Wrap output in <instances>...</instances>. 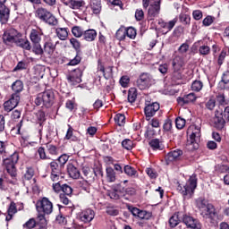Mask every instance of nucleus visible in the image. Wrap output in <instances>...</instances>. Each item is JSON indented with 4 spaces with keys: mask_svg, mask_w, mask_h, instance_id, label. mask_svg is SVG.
Masks as SVG:
<instances>
[{
    "mask_svg": "<svg viewBox=\"0 0 229 229\" xmlns=\"http://www.w3.org/2000/svg\"><path fill=\"white\" fill-rule=\"evenodd\" d=\"M125 37L129 38H135L137 37V30L133 27L125 28Z\"/></svg>",
    "mask_w": 229,
    "mask_h": 229,
    "instance_id": "43",
    "label": "nucleus"
},
{
    "mask_svg": "<svg viewBox=\"0 0 229 229\" xmlns=\"http://www.w3.org/2000/svg\"><path fill=\"white\" fill-rule=\"evenodd\" d=\"M157 131H155V129L153 127H148L145 132L146 139H151Z\"/></svg>",
    "mask_w": 229,
    "mask_h": 229,
    "instance_id": "62",
    "label": "nucleus"
},
{
    "mask_svg": "<svg viewBox=\"0 0 229 229\" xmlns=\"http://www.w3.org/2000/svg\"><path fill=\"white\" fill-rule=\"evenodd\" d=\"M12 89L13 90V94H19L20 92H22V89H24V84L21 81H16L13 83Z\"/></svg>",
    "mask_w": 229,
    "mask_h": 229,
    "instance_id": "35",
    "label": "nucleus"
},
{
    "mask_svg": "<svg viewBox=\"0 0 229 229\" xmlns=\"http://www.w3.org/2000/svg\"><path fill=\"white\" fill-rule=\"evenodd\" d=\"M196 187H198V179L195 175L190 177L185 185L182 186L179 184L177 187V191L187 199L192 198L194 194V191H196Z\"/></svg>",
    "mask_w": 229,
    "mask_h": 229,
    "instance_id": "4",
    "label": "nucleus"
},
{
    "mask_svg": "<svg viewBox=\"0 0 229 229\" xmlns=\"http://www.w3.org/2000/svg\"><path fill=\"white\" fill-rule=\"evenodd\" d=\"M10 219L13 217L14 214H17V206L15 205V202H11L8 210H7Z\"/></svg>",
    "mask_w": 229,
    "mask_h": 229,
    "instance_id": "49",
    "label": "nucleus"
},
{
    "mask_svg": "<svg viewBox=\"0 0 229 229\" xmlns=\"http://www.w3.org/2000/svg\"><path fill=\"white\" fill-rule=\"evenodd\" d=\"M10 19V9L6 5L0 6V22L6 24Z\"/></svg>",
    "mask_w": 229,
    "mask_h": 229,
    "instance_id": "22",
    "label": "nucleus"
},
{
    "mask_svg": "<svg viewBox=\"0 0 229 229\" xmlns=\"http://www.w3.org/2000/svg\"><path fill=\"white\" fill-rule=\"evenodd\" d=\"M123 173L129 176V178H139V172L131 165H124Z\"/></svg>",
    "mask_w": 229,
    "mask_h": 229,
    "instance_id": "27",
    "label": "nucleus"
},
{
    "mask_svg": "<svg viewBox=\"0 0 229 229\" xmlns=\"http://www.w3.org/2000/svg\"><path fill=\"white\" fill-rule=\"evenodd\" d=\"M196 205L199 208V209L200 210V213L204 211L205 208H207L208 207V202L203 199V198H199L196 200Z\"/></svg>",
    "mask_w": 229,
    "mask_h": 229,
    "instance_id": "33",
    "label": "nucleus"
},
{
    "mask_svg": "<svg viewBox=\"0 0 229 229\" xmlns=\"http://www.w3.org/2000/svg\"><path fill=\"white\" fill-rule=\"evenodd\" d=\"M44 31L42 29H32L30 34V39L32 44H38L42 41Z\"/></svg>",
    "mask_w": 229,
    "mask_h": 229,
    "instance_id": "18",
    "label": "nucleus"
},
{
    "mask_svg": "<svg viewBox=\"0 0 229 229\" xmlns=\"http://www.w3.org/2000/svg\"><path fill=\"white\" fill-rule=\"evenodd\" d=\"M94 217H96V212L90 208H88L80 214V220L85 224L91 223L94 220Z\"/></svg>",
    "mask_w": 229,
    "mask_h": 229,
    "instance_id": "17",
    "label": "nucleus"
},
{
    "mask_svg": "<svg viewBox=\"0 0 229 229\" xmlns=\"http://www.w3.org/2000/svg\"><path fill=\"white\" fill-rule=\"evenodd\" d=\"M153 83H155V80H153V76L148 72L141 73L136 81V86L140 90L149 89Z\"/></svg>",
    "mask_w": 229,
    "mask_h": 229,
    "instance_id": "7",
    "label": "nucleus"
},
{
    "mask_svg": "<svg viewBox=\"0 0 229 229\" xmlns=\"http://www.w3.org/2000/svg\"><path fill=\"white\" fill-rule=\"evenodd\" d=\"M38 220L39 222H37L36 226H38V229H47V224L46 223V216H44V215H38Z\"/></svg>",
    "mask_w": 229,
    "mask_h": 229,
    "instance_id": "40",
    "label": "nucleus"
},
{
    "mask_svg": "<svg viewBox=\"0 0 229 229\" xmlns=\"http://www.w3.org/2000/svg\"><path fill=\"white\" fill-rule=\"evenodd\" d=\"M182 222L185 224L187 228L201 229V222H199L197 218H194V216L184 215L182 216Z\"/></svg>",
    "mask_w": 229,
    "mask_h": 229,
    "instance_id": "13",
    "label": "nucleus"
},
{
    "mask_svg": "<svg viewBox=\"0 0 229 229\" xmlns=\"http://www.w3.org/2000/svg\"><path fill=\"white\" fill-rule=\"evenodd\" d=\"M35 226H37V222L33 218H30L29 221H27L23 225V228H28V229L35 228Z\"/></svg>",
    "mask_w": 229,
    "mask_h": 229,
    "instance_id": "56",
    "label": "nucleus"
},
{
    "mask_svg": "<svg viewBox=\"0 0 229 229\" xmlns=\"http://www.w3.org/2000/svg\"><path fill=\"white\" fill-rule=\"evenodd\" d=\"M55 34L59 40H67L69 37V29L58 27L55 29Z\"/></svg>",
    "mask_w": 229,
    "mask_h": 229,
    "instance_id": "26",
    "label": "nucleus"
},
{
    "mask_svg": "<svg viewBox=\"0 0 229 229\" xmlns=\"http://www.w3.org/2000/svg\"><path fill=\"white\" fill-rule=\"evenodd\" d=\"M32 53L38 56L44 55V48H42L40 43H32Z\"/></svg>",
    "mask_w": 229,
    "mask_h": 229,
    "instance_id": "34",
    "label": "nucleus"
},
{
    "mask_svg": "<svg viewBox=\"0 0 229 229\" xmlns=\"http://www.w3.org/2000/svg\"><path fill=\"white\" fill-rule=\"evenodd\" d=\"M196 94L194 93H189L188 95H185L183 98H178L177 103L178 105H181V106H183V105H189V103H194L196 101Z\"/></svg>",
    "mask_w": 229,
    "mask_h": 229,
    "instance_id": "20",
    "label": "nucleus"
},
{
    "mask_svg": "<svg viewBox=\"0 0 229 229\" xmlns=\"http://www.w3.org/2000/svg\"><path fill=\"white\" fill-rule=\"evenodd\" d=\"M159 110L160 104H158V102L145 104L144 114L146 121H151V117H153Z\"/></svg>",
    "mask_w": 229,
    "mask_h": 229,
    "instance_id": "9",
    "label": "nucleus"
},
{
    "mask_svg": "<svg viewBox=\"0 0 229 229\" xmlns=\"http://www.w3.org/2000/svg\"><path fill=\"white\" fill-rule=\"evenodd\" d=\"M90 8L96 15L101 13V0H91Z\"/></svg>",
    "mask_w": 229,
    "mask_h": 229,
    "instance_id": "30",
    "label": "nucleus"
},
{
    "mask_svg": "<svg viewBox=\"0 0 229 229\" xmlns=\"http://www.w3.org/2000/svg\"><path fill=\"white\" fill-rule=\"evenodd\" d=\"M3 42L5 46L15 44V46L21 47V49H25V51H31V43L30 40L22 38V33L13 28L4 30L3 34Z\"/></svg>",
    "mask_w": 229,
    "mask_h": 229,
    "instance_id": "1",
    "label": "nucleus"
},
{
    "mask_svg": "<svg viewBox=\"0 0 229 229\" xmlns=\"http://www.w3.org/2000/svg\"><path fill=\"white\" fill-rule=\"evenodd\" d=\"M148 144L154 151H162V149H164V145L162 144V141L158 139L151 140Z\"/></svg>",
    "mask_w": 229,
    "mask_h": 229,
    "instance_id": "29",
    "label": "nucleus"
},
{
    "mask_svg": "<svg viewBox=\"0 0 229 229\" xmlns=\"http://www.w3.org/2000/svg\"><path fill=\"white\" fill-rule=\"evenodd\" d=\"M62 191L64 193H61V194H65L66 196H71L72 194V188L67 184H63Z\"/></svg>",
    "mask_w": 229,
    "mask_h": 229,
    "instance_id": "60",
    "label": "nucleus"
},
{
    "mask_svg": "<svg viewBox=\"0 0 229 229\" xmlns=\"http://www.w3.org/2000/svg\"><path fill=\"white\" fill-rule=\"evenodd\" d=\"M96 37H98V31L93 29L87 30L83 33V38L87 42H94V40H96Z\"/></svg>",
    "mask_w": 229,
    "mask_h": 229,
    "instance_id": "25",
    "label": "nucleus"
},
{
    "mask_svg": "<svg viewBox=\"0 0 229 229\" xmlns=\"http://www.w3.org/2000/svg\"><path fill=\"white\" fill-rule=\"evenodd\" d=\"M128 210L131 211L134 217H139V219H142L144 221L151 219L152 214L149 211L140 210V208L131 206H129Z\"/></svg>",
    "mask_w": 229,
    "mask_h": 229,
    "instance_id": "11",
    "label": "nucleus"
},
{
    "mask_svg": "<svg viewBox=\"0 0 229 229\" xmlns=\"http://www.w3.org/2000/svg\"><path fill=\"white\" fill-rule=\"evenodd\" d=\"M146 173L152 180H155L158 176V174L153 168H147Z\"/></svg>",
    "mask_w": 229,
    "mask_h": 229,
    "instance_id": "61",
    "label": "nucleus"
},
{
    "mask_svg": "<svg viewBox=\"0 0 229 229\" xmlns=\"http://www.w3.org/2000/svg\"><path fill=\"white\" fill-rule=\"evenodd\" d=\"M199 55H210V47L208 46H200L199 48Z\"/></svg>",
    "mask_w": 229,
    "mask_h": 229,
    "instance_id": "55",
    "label": "nucleus"
},
{
    "mask_svg": "<svg viewBox=\"0 0 229 229\" xmlns=\"http://www.w3.org/2000/svg\"><path fill=\"white\" fill-rule=\"evenodd\" d=\"M127 99L129 103H135L137 100V89L135 88H130Z\"/></svg>",
    "mask_w": 229,
    "mask_h": 229,
    "instance_id": "36",
    "label": "nucleus"
},
{
    "mask_svg": "<svg viewBox=\"0 0 229 229\" xmlns=\"http://www.w3.org/2000/svg\"><path fill=\"white\" fill-rule=\"evenodd\" d=\"M83 76V71L80 68H77L73 71V72L67 77L69 83L72 85H78V83H81V77Z\"/></svg>",
    "mask_w": 229,
    "mask_h": 229,
    "instance_id": "16",
    "label": "nucleus"
},
{
    "mask_svg": "<svg viewBox=\"0 0 229 229\" xmlns=\"http://www.w3.org/2000/svg\"><path fill=\"white\" fill-rule=\"evenodd\" d=\"M187 51H189V44L187 43H183L182 44L179 48H178V52L181 55H185V53H187Z\"/></svg>",
    "mask_w": 229,
    "mask_h": 229,
    "instance_id": "63",
    "label": "nucleus"
},
{
    "mask_svg": "<svg viewBox=\"0 0 229 229\" xmlns=\"http://www.w3.org/2000/svg\"><path fill=\"white\" fill-rule=\"evenodd\" d=\"M114 123H116L118 126H124L126 123V116H124L123 114H116L114 116Z\"/></svg>",
    "mask_w": 229,
    "mask_h": 229,
    "instance_id": "41",
    "label": "nucleus"
},
{
    "mask_svg": "<svg viewBox=\"0 0 229 229\" xmlns=\"http://www.w3.org/2000/svg\"><path fill=\"white\" fill-rule=\"evenodd\" d=\"M188 131H191L190 140H188V144L193 145V148L196 149V148H198L199 139H201V127L198 125H192L189 128Z\"/></svg>",
    "mask_w": 229,
    "mask_h": 229,
    "instance_id": "8",
    "label": "nucleus"
},
{
    "mask_svg": "<svg viewBox=\"0 0 229 229\" xmlns=\"http://www.w3.org/2000/svg\"><path fill=\"white\" fill-rule=\"evenodd\" d=\"M229 72H225L222 76V80L219 82L220 89H228L229 88Z\"/></svg>",
    "mask_w": 229,
    "mask_h": 229,
    "instance_id": "31",
    "label": "nucleus"
},
{
    "mask_svg": "<svg viewBox=\"0 0 229 229\" xmlns=\"http://www.w3.org/2000/svg\"><path fill=\"white\" fill-rule=\"evenodd\" d=\"M106 180L109 183H114L116 180L115 171L112 167L106 168Z\"/></svg>",
    "mask_w": 229,
    "mask_h": 229,
    "instance_id": "32",
    "label": "nucleus"
},
{
    "mask_svg": "<svg viewBox=\"0 0 229 229\" xmlns=\"http://www.w3.org/2000/svg\"><path fill=\"white\" fill-rule=\"evenodd\" d=\"M119 82L121 87H123V89H126V87L130 85V77L128 75H123L121 77Z\"/></svg>",
    "mask_w": 229,
    "mask_h": 229,
    "instance_id": "51",
    "label": "nucleus"
},
{
    "mask_svg": "<svg viewBox=\"0 0 229 229\" xmlns=\"http://www.w3.org/2000/svg\"><path fill=\"white\" fill-rule=\"evenodd\" d=\"M82 174L87 178L88 182H94L96 178V170L89 166L82 167Z\"/></svg>",
    "mask_w": 229,
    "mask_h": 229,
    "instance_id": "23",
    "label": "nucleus"
},
{
    "mask_svg": "<svg viewBox=\"0 0 229 229\" xmlns=\"http://www.w3.org/2000/svg\"><path fill=\"white\" fill-rule=\"evenodd\" d=\"M185 119L178 117L175 119V126L178 130H183L185 128Z\"/></svg>",
    "mask_w": 229,
    "mask_h": 229,
    "instance_id": "52",
    "label": "nucleus"
},
{
    "mask_svg": "<svg viewBox=\"0 0 229 229\" xmlns=\"http://www.w3.org/2000/svg\"><path fill=\"white\" fill-rule=\"evenodd\" d=\"M19 101H21V96L17 93L13 94L10 99L4 103L5 112H12L19 105Z\"/></svg>",
    "mask_w": 229,
    "mask_h": 229,
    "instance_id": "12",
    "label": "nucleus"
},
{
    "mask_svg": "<svg viewBox=\"0 0 229 229\" xmlns=\"http://www.w3.org/2000/svg\"><path fill=\"white\" fill-rule=\"evenodd\" d=\"M216 101L220 105L218 108H223V105H226V98H225V93H218L216 95Z\"/></svg>",
    "mask_w": 229,
    "mask_h": 229,
    "instance_id": "48",
    "label": "nucleus"
},
{
    "mask_svg": "<svg viewBox=\"0 0 229 229\" xmlns=\"http://www.w3.org/2000/svg\"><path fill=\"white\" fill-rule=\"evenodd\" d=\"M34 175H35V170L31 167H28L24 174L25 180H31V178H33Z\"/></svg>",
    "mask_w": 229,
    "mask_h": 229,
    "instance_id": "54",
    "label": "nucleus"
},
{
    "mask_svg": "<svg viewBox=\"0 0 229 229\" xmlns=\"http://www.w3.org/2000/svg\"><path fill=\"white\" fill-rule=\"evenodd\" d=\"M179 20L182 24L186 26H189V24H191V16L189 14L181 13L179 15Z\"/></svg>",
    "mask_w": 229,
    "mask_h": 229,
    "instance_id": "47",
    "label": "nucleus"
},
{
    "mask_svg": "<svg viewBox=\"0 0 229 229\" xmlns=\"http://www.w3.org/2000/svg\"><path fill=\"white\" fill-rule=\"evenodd\" d=\"M44 53H47V55H53L55 51V45H53L51 42H46L44 44Z\"/></svg>",
    "mask_w": 229,
    "mask_h": 229,
    "instance_id": "42",
    "label": "nucleus"
},
{
    "mask_svg": "<svg viewBox=\"0 0 229 229\" xmlns=\"http://www.w3.org/2000/svg\"><path fill=\"white\" fill-rule=\"evenodd\" d=\"M200 216H202L204 219H212L216 216V208H214V205L208 204V206L200 212Z\"/></svg>",
    "mask_w": 229,
    "mask_h": 229,
    "instance_id": "21",
    "label": "nucleus"
},
{
    "mask_svg": "<svg viewBox=\"0 0 229 229\" xmlns=\"http://www.w3.org/2000/svg\"><path fill=\"white\" fill-rule=\"evenodd\" d=\"M72 33L73 37H76V38H81L83 37V30L81 29L79 26H74L72 28Z\"/></svg>",
    "mask_w": 229,
    "mask_h": 229,
    "instance_id": "44",
    "label": "nucleus"
},
{
    "mask_svg": "<svg viewBox=\"0 0 229 229\" xmlns=\"http://www.w3.org/2000/svg\"><path fill=\"white\" fill-rule=\"evenodd\" d=\"M135 19H136V21H142V19H144V11H142V9L136 10Z\"/></svg>",
    "mask_w": 229,
    "mask_h": 229,
    "instance_id": "64",
    "label": "nucleus"
},
{
    "mask_svg": "<svg viewBox=\"0 0 229 229\" xmlns=\"http://www.w3.org/2000/svg\"><path fill=\"white\" fill-rule=\"evenodd\" d=\"M172 65L174 68V71L175 72H178V71L182 70V67L185 65V63L183 62V59L180 56H175L172 62Z\"/></svg>",
    "mask_w": 229,
    "mask_h": 229,
    "instance_id": "28",
    "label": "nucleus"
},
{
    "mask_svg": "<svg viewBox=\"0 0 229 229\" xmlns=\"http://www.w3.org/2000/svg\"><path fill=\"white\" fill-rule=\"evenodd\" d=\"M117 40H124L126 38V27L122 26L115 33Z\"/></svg>",
    "mask_w": 229,
    "mask_h": 229,
    "instance_id": "37",
    "label": "nucleus"
},
{
    "mask_svg": "<svg viewBox=\"0 0 229 229\" xmlns=\"http://www.w3.org/2000/svg\"><path fill=\"white\" fill-rule=\"evenodd\" d=\"M58 162L61 165H65L67 162H69V155L67 154H63L58 157Z\"/></svg>",
    "mask_w": 229,
    "mask_h": 229,
    "instance_id": "57",
    "label": "nucleus"
},
{
    "mask_svg": "<svg viewBox=\"0 0 229 229\" xmlns=\"http://www.w3.org/2000/svg\"><path fill=\"white\" fill-rule=\"evenodd\" d=\"M160 13V0L150 4L148 11V21H153Z\"/></svg>",
    "mask_w": 229,
    "mask_h": 229,
    "instance_id": "15",
    "label": "nucleus"
},
{
    "mask_svg": "<svg viewBox=\"0 0 229 229\" xmlns=\"http://www.w3.org/2000/svg\"><path fill=\"white\" fill-rule=\"evenodd\" d=\"M46 146H47V149L50 155H58L59 150L56 146H55L53 144H49V143H47Z\"/></svg>",
    "mask_w": 229,
    "mask_h": 229,
    "instance_id": "50",
    "label": "nucleus"
},
{
    "mask_svg": "<svg viewBox=\"0 0 229 229\" xmlns=\"http://www.w3.org/2000/svg\"><path fill=\"white\" fill-rule=\"evenodd\" d=\"M203 89V82L201 81H194L191 83V90L199 92Z\"/></svg>",
    "mask_w": 229,
    "mask_h": 229,
    "instance_id": "45",
    "label": "nucleus"
},
{
    "mask_svg": "<svg viewBox=\"0 0 229 229\" xmlns=\"http://www.w3.org/2000/svg\"><path fill=\"white\" fill-rule=\"evenodd\" d=\"M28 67V64L24 61H20L17 65L13 69V72H17V71H24Z\"/></svg>",
    "mask_w": 229,
    "mask_h": 229,
    "instance_id": "53",
    "label": "nucleus"
},
{
    "mask_svg": "<svg viewBox=\"0 0 229 229\" xmlns=\"http://www.w3.org/2000/svg\"><path fill=\"white\" fill-rule=\"evenodd\" d=\"M35 15L37 19H39L41 22H45V24H48V26H58V19L44 7L38 8Z\"/></svg>",
    "mask_w": 229,
    "mask_h": 229,
    "instance_id": "3",
    "label": "nucleus"
},
{
    "mask_svg": "<svg viewBox=\"0 0 229 229\" xmlns=\"http://www.w3.org/2000/svg\"><path fill=\"white\" fill-rule=\"evenodd\" d=\"M122 146L127 151L133 149V141L130 139H125L122 141Z\"/></svg>",
    "mask_w": 229,
    "mask_h": 229,
    "instance_id": "46",
    "label": "nucleus"
},
{
    "mask_svg": "<svg viewBox=\"0 0 229 229\" xmlns=\"http://www.w3.org/2000/svg\"><path fill=\"white\" fill-rule=\"evenodd\" d=\"M70 44L72 46L73 49H75L76 53L80 54V51H81V42L75 38H72Z\"/></svg>",
    "mask_w": 229,
    "mask_h": 229,
    "instance_id": "38",
    "label": "nucleus"
},
{
    "mask_svg": "<svg viewBox=\"0 0 229 229\" xmlns=\"http://www.w3.org/2000/svg\"><path fill=\"white\" fill-rule=\"evenodd\" d=\"M35 104L37 106L43 105L46 108H51V106L55 105V91H53V89H47L38 94Z\"/></svg>",
    "mask_w": 229,
    "mask_h": 229,
    "instance_id": "2",
    "label": "nucleus"
},
{
    "mask_svg": "<svg viewBox=\"0 0 229 229\" xmlns=\"http://www.w3.org/2000/svg\"><path fill=\"white\" fill-rule=\"evenodd\" d=\"M36 208L38 212V216H44V217H46V216L53 214V202L46 197L42 198V199L37 201Z\"/></svg>",
    "mask_w": 229,
    "mask_h": 229,
    "instance_id": "6",
    "label": "nucleus"
},
{
    "mask_svg": "<svg viewBox=\"0 0 229 229\" xmlns=\"http://www.w3.org/2000/svg\"><path fill=\"white\" fill-rule=\"evenodd\" d=\"M67 173L69 177L73 180H78V178H80V170L71 163L67 165Z\"/></svg>",
    "mask_w": 229,
    "mask_h": 229,
    "instance_id": "24",
    "label": "nucleus"
},
{
    "mask_svg": "<svg viewBox=\"0 0 229 229\" xmlns=\"http://www.w3.org/2000/svg\"><path fill=\"white\" fill-rule=\"evenodd\" d=\"M80 62H81V56H80V54H77L75 55V57L73 59H72L68 64L67 65H72V66H74V65H78V64H80Z\"/></svg>",
    "mask_w": 229,
    "mask_h": 229,
    "instance_id": "59",
    "label": "nucleus"
},
{
    "mask_svg": "<svg viewBox=\"0 0 229 229\" xmlns=\"http://www.w3.org/2000/svg\"><path fill=\"white\" fill-rule=\"evenodd\" d=\"M180 225V217L178 214H174L169 219V225L171 228H176Z\"/></svg>",
    "mask_w": 229,
    "mask_h": 229,
    "instance_id": "39",
    "label": "nucleus"
},
{
    "mask_svg": "<svg viewBox=\"0 0 229 229\" xmlns=\"http://www.w3.org/2000/svg\"><path fill=\"white\" fill-rule=\"evenodd\" d=\"M182 155H183V151H182L181 149H175V150H172L170 151L165 157V162L166 164H171V162H174V160H178V158H180V157H182Z\"/></svg>",
    "mask_w": 229,
    "mask_h": 229,
    "instance_id": "19",
    "label": "nucleus"
},
{
    "mask_svg": "<svg viewBox=\"0 0 229 229\" xmlns=\"http://www.w3.org/2000/svg\"><path fill=\"white\" fill-rule=\"evenodd\" d=\"M38 154L41 160H47V158H49L47 157V155H46V148H44L43 147L38 148Z\"/></svg>",
    "mask_w": 229,
    "mask_h": 229,
    "instance_id": "58",
    "label": "nucleus"
},
{
    "mask_svg": "<svg viewBox=\"0 0 229 229\" xmlns=\"http://www.w3.org/2000/svg\"><path fill=\"white\" fill-rule=\"evenodd\" d=\"M213 123L215 128L216 130H223L225 128V124H226V120L223 117V108L218 107L215 111V116L213 118Z\"/></svg>",
    "mask_w": 229,
    "mask_h": 229,
    "instance_id": "10",
    "label": "nucleus"
},
{
    "mask_svg": "<svg viewBox=\"0 0 229 229\" xmlns=\"http://www.w3.org/2000/svg\"><path fill=\"white\" fill-rule=\"evenodd\" d=\"M64 6H68L72 10H83L86 3L83 0H63Z\"/></svg>",
    "mask_w": 229,
    "mask_h": 229,
    "instance_id": "14",
    "label": "nucleus"
},
{
    "mask_svg": "<svg viewBox=\"0 0 229 229\" xmlns=\"http://www.w3.org/2000/svg\"><path fill=\"white\" fill-rule=\"evenodd\" d=\"M19 162V153L14 152L9 157H6L3 160V166L6 169L8 174L12 176V178H15L17 176V168H15V164Z\"/></svg>",
    "mask_w": 229,
    "mask_h": 229,
    "instance_id": "5",
    "label": "nucleus"
}]
</instances>
